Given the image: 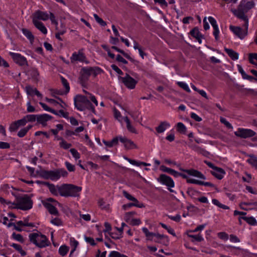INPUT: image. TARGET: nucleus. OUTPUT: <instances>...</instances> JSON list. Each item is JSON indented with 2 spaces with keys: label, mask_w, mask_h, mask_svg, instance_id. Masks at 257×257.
<instances>
[{
  "label": "nucleus",
  "mask_w": 257,
  "mask_h": 257,
  "mask_svg": "<svg viewBox=\"0 0 257 257\" xmlns=\"http://www.w3.org/2000/svg\"><path fill=\"white\" fill-rule=\"evenodd\" d=\"M82 187L71 184H64L59 187V195L67 197H77Z\"/></svg>",
  "instance_id": "f257e3e1"
},
{
  "label": "nucleus",
  "mask_w": 257,
  "mask_h": 257,
  "mask_svg": "<svg viewBox=\"0 0 257 257\" xmlns=\"http://www.w3.org/2000/svg\"><path fill=\"white\" fill-rule=\"evenodd\" d=\"M101 69L97 67H83L81 69L79 80L82 86H84L89 80V77L92 75L95 77L101 72Z\"/></svg>",
  "instance_id": "f03ea898"
},
{
  "label": "nucleus",
  "mask_w": 257,
  "mask_h": 257,
  "mask_svg": "<svg viewBox=\"0 0 257 257\" xmlns=\"http://www.w3.org/2000/svg\"><path fill=\"white\" fill-rule=\"evenodd\" d=\"M74 104L77 109L80 111L85 109L91 110L95 113L94 107L89 100L88 96H85L82 95H77L74 98Z\"/></svg>",
  "instance_id": "7ed1b4c3"
},
{
  "label": "nucleus",
  "mask_w": 257,
  "mask_h": 257,
  "mask_svg": "<svg viewBox=\"0 0 257 257\" xmlns=\"http://www.w3.org/2000/svg\"><path fill=\"white\" fill-rule=\"evenodd\" d=\"M33 201L27 194L16 197V201L13 203L15 208L23 210H28L32 208Z\"/></svg>",
  "instance_id": "20e7f679"
},
{
  "label": "nucleus",
  "mask_w": 257,
  "mask_h": 257,
  "mask_svg": "<svg viewBox=\"0 0 257 257\" xmlns=\"http://www.w3.org/2000/svg\"><path fill=\"white\" fill-rule=\"evenodd\" d=\"M41 176L45 179H50L52 181L58 180L61 176L67 177V172L64 169H59L54 171L42 170Z\"/></svg>",
  "instance_id": "39448f33"
},
{
  "label": "nucleus",
  "mask_w": 257,
  "mask_h": 257,
  "mask_svg": "<svg viewBox=\"0 0 257 257\" xmlns=\"http://www.w3.org/2000/svg\"><path fill=\"white\" fill-rule=\"evenodd\" d=\"M29 237L31 242L39 247H45L49 244V242L46 236L40 233H30Z\"/></svg>",
  "instance_id": "423d86ee"
},
{
  "label": "nucleus",
  "mask_w": 257,
  "mask_h": 257,
  "mask_svg": "<svg viewBox=\"0 0 257 257\" xmlns=\"http://www.w3.org/2000/svg\"><path fill=\"white\" fill-rule=\"evenodd\" d=\"M234 135L241 139H246L254 137L252 139V141H257L256 133L250 129L238 128L237 131L234 132Z\"/></svg>",
  "instance_id": "0eeeda50"
},
{
  "label": "nucleus",
  "mask_w": 257,
  "mask_h": 257,
  "mask_svg": "<svg viewBox=\"0 0 257 257\" xmlns=\"http://www.w3.org/2000/svg\"><path fill=\"white\" fill-rule=\"evenodd\" d=\"M229 29L238 38L241 39H243L247 34L248 27H244V29L239 27L230 25Z\"/></svg>",
  "instance_id": "6e6552de"
},
{
  "label": "nucleus",
  "mask_w": 257,
  "mask_h": 257,
  "mask_svg": "<svg viewBox=\"0 0 257 257\" xmlns=\"http://www.w3.org/2000/svg\"><path fill=\"white\" fill-rule=\"evenodd\" d=\"M120 79L124 85L129 89L135 88L137 83V81L127 74H126L124 77H120Z\"/></svg>",
  "instance_id": "1a4fd4ad"
},
{
  "label": "nucleus",
  "mask_w": 257,
  "mask_h": 257,
  "mask_svg": "<svg viewBox=\"0 0 257 257\" xmlns=\"http://www.w3.org/2000/svg\"><path fill=\"white\" fill-rule=\"evenodd\" d=\"M157 181L169 188H173L175 186L173 179L170 176L164 174H161L159 177L157 178Z\"/></svg>",
  "instance_id": "9d476101"
},
{
  "label": "nucleus",
  "mask_w": 257,
  "mask_h": 257,
  "mask_svg": "<svg viewBox=\"0 0 257 257\" xmlns=\"http://www.w3.org/2000/svg\"><path fill=\"white\" fill-rule=\"evenodd\" d=\"M49 19V15L46 12L37 10L32 15V21L42 20L46 21Z\"/></svg>",
  "instance_id": "9b49d317"
},
{
  "label": "nucleus",
  "mask_w": 257,
  "mask_h": 257,
  "mask_svg": "<svg viewBox=\"0 0 257 257\" xmlns=\"http://www.w3.org/2000/svg\"><path fill=\"white\" fill-rule=\"evenodd\" d=\"M255 4L253 1H248L246 3L241 2L236 10L246 13L249 10L253 8Z\"/></svg>",
  "instance_id": "f8f14e48"
},
{
  "label": "nucleus",
  "mask_w": 257,
  "mask_h": 257,
  "mask_svg": "<svg viewBox=\"0 0 257 257\" xmlns=\"http://www.w3.org/2000/svg\"><path fill=\"white\" fill-rule=\"evenodd\" d=\"M234 16H235L239 19L243 21L244 24L243 25V27H248V18L246 13L241 12L237 10H233L231 11Z\"/></svg>",
  "instance_id": "ddd939ff"
},
{
  "label": "nucleus",
  "mask_w": 257,
  "mask_h": 257,
  "mask_svg": "<svg viewBox=\"0 0 257 257\" xmlns=\"http://www.w3.org/2000/svg\"><path fill=\"white\" fill-rule=\"evenodd\" d=\"M10 55L12 56L14 61L20 65H27V61L24 56L19 54L10 52Z\"/></svg>",
  "instance_id": "4468645a"
},
{
  "label": "nucleus",
  "mask_w": 257,
  "mask_h": 257,
  "mask_svg": "<svg viewBox=\"0 0 257 257\" xmlns=\"http://www.w3.org/2000/svg\"><path fill=\"white\" fill-rule=\"evenodd\" d=\"M211 174L219 180L222 179L225 174V171L219 167H216L212 171H210Z\"/></svg>",
  "instance_id": "2eb2a0df"
},
{
  "label": "nucleus",
  "mask_w": 257,
  "mask_h": 257,
  "mask_svg": "<svg viewBox=\"0 0 257 257\" xmlns=\"http://www.w3.org/2000/svg\"><path fill=\"white\" fill-rule=\"evenodd\" d=\"M180 170L187 173L188 175L193 176L194 177H196L202 179H205V177L203 174H202L200 172L194 170V169H189V170H186V169H180Z\"/></svg>",
  "instance_id": "dca6fc26"
},
{
  "label": "nucleus",
  "mask_w": 257,
  "mask_h": 257,
  "mask_svg": "<svg viewBox=\"0 0 257 257\" xmlns=\"http://www.w3.org/2000/svg\"><path fill=\"white\" fill-rule=\"evenodd\" d=\"M42 184L45 186H46L50 191V192L53 195L55 196H58L59 195V185L55 186V185L53 184H50L49 182H42Z\"/></svg>",
  "instance_id": "f3484780"
},
{
  "label": "nucleus",
  "mask_w": 257,
  "mask_h": 257,
  "mask_svg": "<svg viewBox=\"0 0 257 257\" xmlns=\"http://www.w3.org/2000/svg\"><path fill=\"white\" fill-rule=\"evenodd\" d=\"M187 182L188 183H192V184H195L200 185H204L205 186H208L211 187H214L216 189H217V188L215 187V186L210 183L208 182H204L198 180H196L194 179H189L187 180Z\"/></svg>",
  "instance_id": "a211bd4d"
},
{
  "label": "nucleus",
  "mask_w": 257,
  "mask_h": 257,
  "mask_svg": "<svg viewBox=\"0 0 257 257\" xmlns=\"http://www.w3.org/2000/svg\"><path fill=\"white\" fill-rule=\"evenodd\" d=\"M70 59L71 62L74 61L84 62L86 57L84 54L79 51L78 53H76V52L74 53Z\"/></svg>",
  "instance_id": "6ab92c4d"
},
{
  "label": "nucleus",
  "mask_w": 257,
  "mask_h": 257,
  "mask_svg": "<svg viewBox=\"0 0 257 257\" xmlns=\"http://www.w3.org/2000/svg\"><path fill=\"white\" fill-rule=\"evenodd\" d=\"M25 90L28 95L33 96L35 94L38 97L42 98V94L36 88H34L30 85L26 86Z\"/></svg>",
  "instance_id": "aec40b11"
},
{
  "label": "nucleus",
  "mask_w": 257,
  "mask_h": 257,
  "mask_svg": "<svg viewBox=\"0 0 257 257\" xmlns=\"http://www.w3.org/2000/svg\"><path fill=\"white\" fill-rule=\"evenodd\" d=\"M43 205L47 209L49 213L51 214L57 215L58 211L57 208L49 202H43Z\"/></svg>",
  "instance_id": "412c9836"
},
{
  "label": "nucleus",
  "mask_w": 257,
  "mask_h": 257,
  "mask_svg": "<svg viewBox=\"0 0 257 257\" xmlns=\"http://www.w3.org/2000/svg\"><path fill=\"white\" fill-rule=\"evenodd\" d=\"M190 35L195 38L198 42L200 44L201 43V38L202 35L200 33L199 29L197 27L193 28L190 32Z\"/></svg>",
  "instance_id": "4be33fe9"
},
{
  "label": "nucleus",
  "mask_w": 257,
  "mask_h": 257,
  "mask_svg": "<svg viewBox=\"0 0 257 257\" xmlns=\"http://www.w3.org/2000/svg\"><path fill=\"white\" fill-rule=\"evenodd\" d=\"M33 24L39 30H40L43 34H46L47 30L44 25L40 21H32Z\"/></svg>",
  "instance_id": "5701e85b"
},
{
  "label": "nucleus",
  "mask_w": 257,
  "mask_h": 257,
  "mask_svg": "<svg viewBox=\"0 0 257 257\" xmlns=\"http://www.w3.org/2000/svg\"><path fill=\"white\" fill-rule=\"evenodd\" d=\"M52 118V116L47 114H43L41 115H37V120L38 122L44 125L46 121L50 120Z\"/></svg>",
  "instance_id": "b1692460"
},
{
  "label": "nucleus",
  "mask_w": 257,
  "mask_h": 257,
  "mask_svg": "<svg viewBox=\"0 0 257 257\" xmlns=\"http://www.w3.org/2000/svg\"><path fill=\"white\" fill-rule=\"evenodd\" d=\"M170 124L167 121L161 122L158 126L156 127V130L158 133H163L167 128L170 127Z\"/></svg>",
  "instance_id": "393cba45"
},
{
  "label": "nucleus",
  "mask_w": 257,
  "mask_h": 257,
  "mask_svg": "<svg viewBox=\"0 0 257 257\" xmlns=\"http://www.w3.org/2000/svg\"><path fill=\"white\" fill-rule=\"evenodd\" d=\"M224 51L228 54V55L233 60H235L238 59V54L237 53L235 52L234 50L231 49H228L225 48Z\"/></svg>",
  "instance_id": "a878e982"
},
{
  "label": "nucleus",
  "mask_w": 257,
  "mask_h": 257,
  "mask_svg": "<svg viewBox=\"0 0 257 257\" xmlns=\"http://www.w3.org/2000/svg\"><path fill=\"white\" fill-rule=\"evenodd\" d=\"M124 120L126 123V128L128 131L132 133L137 134V131L136 128L131 124L130 120L127 116L124 117Z\"/></svg>",
  "instance_id": "bb28decb"
},
{
  "label": "nucleus",
  "mask_w": 257,
  "mask_h": 257,
  "mask_svg": "<svg viewBox=\"0 0 257 257\" xmlns=\"http://www.w3.org/2000/svg\"><path fill=\"white\" fill-rule=\"evenodd\" d=\"M23 34L30 40V42L32 43L34 42V37L32 32L27 29H22V30Z\"/></svg>",
  "instance_id": "cd10ccee"
},
{
  "label": "nucleus",
  "mask_w": 257,
  "mask_h": 257,
  "mask_svg": "<svg viewBox=\"0 0 257 257\" xmlns=\"http://www.w3.org/2000/svg\"><path fill=\"white\" fill-rule=\"evenodd\" d=\"M237 67H238V71H239V73L241 74L242 77L243 79H247L249 81L253 80V79H254V77L246 74V73L244 71V70H243V69L241 66L237 65Z\"/></svg>",
  "instance_id": "c85d7f7f"
},
{
  "label": "nucleus",
  "mask_w": 257,
  "mask_h": 257,
  "mask_svg": "<svg viewBox=\"0 0 257 257\" xmlns=\"http://www.w3.org/2000/svg\"><path fill=\"white\" fill-rule=\"evenodd\" d=\"M32 125H29L27 127H24L22 128L19 132L18 133V136L20 138H23L26 136L28 131L32 128Z\"/></svg>",
  "instance_id": "c756f323"
},
{
  "label": "nucleus",
  "mask_w": 257,
  "mask_h": 257,
  "mask_svg": "<svg viewBox=\"0 0 257 257\" xmlns=\"http://www.w3.org/2000/svg\"><path fill=\"white\" fill-rule=\"evenodd\" d=\"M118 140V138L116 137L113 138L111 141H106L104 140H103L102 142L106 146L108 147H112L114 145H116L117 144Z\"/></svg>",
  "instance_id": "7c9ffc66"
},
{
  "label": "nucleus",
  "mask_w": 257,
  "mask_h": 257,
  "mask_svg": "<svg viewBox=\"0 0 257 257\" xmlns=\"http://www.w3.org/2000/svg\"><path fill=\"white\" fill-rule=\"evenodd\" d=\"M249 156V158L247 160V162L252 167L257 169V158L253 155H250Z\"/></svg>",
  "instance_id": "2f4dec72"
},
{
  "label": "nucleus",
  "mask_w": 257,
  "mask_h": 257,
  "mask_svg": "<svg viewBox=\"0 0 257 257\" xmlns=\"http://www.w3.org/2000/svg\"><path fill=\"white\" fill-rule=\"evenodd\" d=\"M127 160V161L131 164L132 165H136V166H140L141 165H143L144 166H150V164H148L147 163H145V162H138L136 160H132L131 159H128V158H126V159Z\"/></svg>",
  "instance_id": "473e14b6"
},
{
  "label": "nucleus",
  "mask_w": 257,
  "mask_h": 257,
  "mask_svg": "<svg viewBox=\"0 0 257 257\" xmlns=\"http://www.w3.org/2000/svg\"><path fill=\"white\" fill-rule=\"evenodd\" d=\"M111 48L122 54L124 57H125L127 59L130 60L131 61H134V59H133L128 54L126 53L123 50L119 49L116 46H112Z\"/></svg>",
  "instance_id": "72a5a7b5"
},
{
  "label": "nucleus",
  "mask_w": 257,
  "mask_h": 257,
  "mask_svg": "<svg viewBox=\"0 0 257 257\" xmlns=\"http://www.w3.org/2000/svg\"><path fill=\"white\" fill-rule=\"evenodd\" d=\"M143 232L145 234V235L148 240H152L155 235V233L150 232L146 227H143Z\"/></svg>",
  "instance_id": "f704fd0d"
},
{
  "label": "nucleus",
  "mask_w": 257,
  "mask_h": 257,
  "mask_svg": "<svg viewBox=\"0 0 257 257\" xmlns=\"http://www.w3.org/2000/svg\"><path fill=\"white\" fill-rule=\"evenodd\" d=\"M191 148L194 151L196 152L199 154H202L203 155H205L207 153V152L205 150L197 145H192L191 146Z\"/></svg>",
  "instance_id": "c9c22d12"
},
{
  "label": "nucleus",
  "mask_w": 257,
  "mask_h": 257,
  "mask_svg": "<svg viewBox=\"0 0 257 257\" xmlns=\"http://www.w3.org/2000/svg\"><path fill=\"white\" fill-rule=\"evenodd\" d=\"M242 219L245 220L248 224L251 225H255L257 224V222L255 219L251 216V217H246L242 218Z\"/></svg>",
  "instance_id": "e433bc0d"
},
{
  "label": "nucleus",
  "mask_w": 257,
  "mask_h": 257,
  "mask_svg": "<svg viewBox=\"0 0 257 257\" xmlns=\"http://www.w3.org/2000/svg\"><path fill=\"white\" fill-rule=\"evenodd\" d=\"M177 131L182 134H185L186 131V127L185 125L182 122H178L177 124Z\"/></svg>",
  "instance_id": "4c0bfd02"
},
{
  "label": "nucleus",
  "mask_w": 257,
  "mask_h": 257,
  "mask_svg": "<svg viewBox=\"0 0 257 257\" xmlns=\"http://www.w3.org/2000/svg\"><path fill=\"white\" fill-rule=\"evenodd\" d=\"M124 146L127 149H133L137 148V145L133 141L129 139H128L126 142Z\"/></svg>",
  "instance_id": "58836bf2"
},
{
  "label": "nucleus",
  "mask_w": 257,
  "mask_h": 257,
  "mask_svg": "<svg viewBox=\"0 0 257 257\" xmlns=\"http://www.w3.org/2000/svg\"><path fill=\"white\" fill-rule=\"evenodd\" d=\"M248 60L249 62L253 65H257V63L254 61V60L257 61V53H250L248 55Z\"/></svg>",
  "instance_id": "ea45409f"
},
{
  "label": "nucleus",
  "mask_w": 257,
  "mask_h": 257,
  "mask_svg": "<svg viewBox=\"0 0 257 257\" xmlns=\"http://www.w3.org/2000/svg\"><path fill=\"white\" fill-rule=\"evenodd\" d=\"M212 202L213 204L217 206L218 207H219L221 208H222L224 209H229L228 206L221 204V203L219 202V201L218 200H217L216 199H213L212 200Z\"/></svg>",
  "instance_id": "a19ab883"
},
{
  "label": "nucleus",
  "mask_w": 257,
  "mask_h": 257,
  "mask_svg": "<svg viewBox=\"0 0 257 257\" xmlns=\"http://www.w3.org/2000/svg\"><path fill=\"white\" fill-rule=\"evenodd\" d=\"M30 75L34 79H35L36 80H38L39 76V73L37 69H36V68L32 69V70L30 71Z\"/></svg>",
  "instance_id": "79ce46f5"
},
{
  "label": "nucleus",
  "mask_w": 257,
  "mask_h": 257,
  "mask_svg": "<svg viewBox=\"0 0 257 257\" xmlns=\"http://www.w3.org/2000/svg\"><path fill=\"white\" fill-rule=\"evenodd\" d=\"M69 248L66 245L61 246L59 249V252L62 256H65L68 252Z\"/></svg>",
  "instance_id": "37998d69"
},
{
  "label": "nucleus",
  "mask_w": 257,
  "mask_h": 257,
  "mask_svg": "<svg viewBox=\"0 0 257 257\" xmlns=\"http://www.w3.org/2000/svg\"><path fill=\"white\" fill-rule=\"evenodd\" d=\"M61 82L64 87L65 88V93H67L70 90V87L68 82H67V80L63 77L62 76L61 77Z\"/></svg>",
  "instance_id": "c03bdc74"
},
{
  "label": "nucleus",
  "mask_w": 257,
  "mask_h": 257,
  "mask_svg": "<svg viewBox=\"0 0 257 257\" xmlns=\"http://www.w3.org/2000/svg\"><path fill=\"white\" fill-rule=\"evenodd\" d=\"M49 15V19H50L52 24L55 25V27H56V30H58V21H57V20L56 19L55 16L51 12H50V14Z\"/></svg>",
  "instance_id": "a18cd8bd"
},
{
  "label": "nucleus",
  "mask_w": 257,
  "mask_h": 257,
  "mask_svg": "<svg viewBox=\"0 0 257 257\" xmlns=\"http://www.w3.org/2000/svg\"><path fill=\"white\" fill-rule=\"evenodd\" d=\"M37 115L35 114H28L25 117L27 122H34L37 119Z\"/></svg>",
  "instance_id": "49530a36"
},
{
  "label": "nucleus",
  "mask_w": 257,
  "mask_h": 257,
  "mask_svg": "<svg viewBox=\"0 0 257 257\" xmlns=\"http://www.w3.org/2000/svg\"><path fill=\"white\" fill-rule=\"evenodd\" d=\"M109 257H128L126 255L121 254L116 251H112L109 254Z\"/></svg>",
  "instance_id": "de8ad7c7"
},
{
  "label": "nucleus",
  "mask_w": 257,
  "mask_h": 257,
  "mask_svg": "<svg viewBox=\"0 0 257 257\" xmlns=\"http://www.w3.org/2000/svg\"><path fill=\"white\" fill-rule=\"evenodd\" d=\"M94 18L96 21L99 23L101 26H105L106 25V23L105 22H104L101 18H99V16L96 14H94L93 15Z\"/></svg>",
  "instance_id": "09e8293b"
},
{
  "label": "nucleus",
  "mask_w": 257,
  "mask_h": 257,
  "mask_svg": "<svg viewBox=\"0 0 257 257\" xmlns=\"http://www.w3.org/2000/svg\"><path fill=\"white\" fill-rule=\"evenodd\" d=\"M12 237L16 240H18L21 242H24V239L22 235L20 234H17L14 232L12 234Z\"/></svg>",
  "instance_id": "8fccbe9b"
},
{
  "label": "nucleus",
  "mask_w": 257,
  "mask_h": 257,
  "mask_svg": "<svg viewBox=\"0 0 257 257\" xmlns=\"http://www.w3.org/2000/svg\"><path fill=\"white\" fill-rule=\"evenodd\" d=\"M60 147L64 149L67 150L71 147V144L67 143L65 140H62L59 143Z\"/></svg>",
  "instance_id": "3c124183"
},
{
  "label": "nucleus",
  "mask_w": 257,
  "mask_h": 257,
  "mask_svg": "<svg viewBox=\"0 0 257 257\" xmlns=\"http://www.w3.org/2000/svg\"><path fill=\"white\" fill-rule=\"evenodd\" d=\"M177 83L178 86H179L181 88L183 89L184 90L188 92H190V90L186 83H185L183 82H178Z\"/></svg>",
  "instance_id": "603ef678"
},
{
  "label": "nucleus",
  "mask_w": 257,
  "mask_h": 257,
  "mask_svg": "<svg viewBox=\"0 0 257 257\" xmlns=\"http://www.w3.org/2000/svg\"><path fill=\"white\" fill-rule=\"evenodd\" d=\"M19 127L20 126L16 121L11 124L9 127V130L11 132H16Z\"/></svg>",
  "instance_id": "864d4df0"
},
{
  "label": "nucleus",
  "mask_w": 257,
  "mask_h": 257,
  "mask_svg": "<svg viewBox=\"0 0 257 257\" xmlns=\"http://www.w3.org/2000/svg\"><path fill=\"white\" fill-rule=\"evenodd\" d=\"M188 236L190 238L194 239V240L197 241H201L203 240V238L200 234L197 235L189 234Z\"/></svg>",
  "instance_id": "5fc2aeb1"
},
{
  "label": "nucleus",
  "mask_w": 257,
  "mask_h": 257,
  "mask_svg": "<svg viewBox=\"0 0 257 257\" xmlns=\"http://www.w3.org/2000/svg\"><path fill=\"white\" fill-rule=\"evenodd\" d=\"M154 237H156V239H154V241L156 242H159L160 240L167 238V236L163 234H160L159 233H155V235H154Z\"/></svg>",
  "instance_id": "6e6d98bb"
},
{
  "label": "nucleus",
  "mask_w": 257,
  "mask_h": 257,
  "mask_svg": "<svg viewBox=\"0 0 257 257\" xmlns=\"http://www.w3.org/2000/svg\"><path fill=\"white\" fill-rule=\"evenodd\" d=\"M70 152L72 154L73 157L75 159L77 160V159H78L80 158V154L78 152V151L76 149H71L70 150Z\"/></svg>",
  "instance_id": "4d7b16f0"
},
{
  "label": "nucleus",
  "mask_w": 257,
  "mask_h": 257,
  "mask_svg": "<svg viewBox=\"0 0 257 257\" xmlns=\"http://www.w3.org/2000/svg\"><path fill=\"white\" fill-rule=\"evenodd\" d=\"M220 120V122L223 123L228 128H233L232 125L228 121H227L225 118L221 117Z\"/></svg>",
  "instance_id": "13d9d810"
},
{
  "label": "nucleus",
  "mask_w": 257,
  "mask_h": 257,
  "mask_svg": "<svg viewBox=\"0 0 257 257\" xmlns=\"http://www.w3.org/2000/svg\"><path fill=\"white\" fill-rule=\"evenodd\" d=\"M65 164L67 169L69 172H74L75 170V167L74 165L71 164L68 162H66Z\"/></svg>",
  "instance_id": "bf43d9fd"
},
{
  "label": "nucleus",
  "mask_w": 257,
  "mask_h": 257,
  "mask_svg": "<svg viewBox=\"0 0 257 257\" xmlns=\"http://www.w3.org/2000/svg\"><path fill=\"white\" fill-rule=\"evenodd\" d=\"M217 236L219 238L221 239L226 240L228 238V234L224 232H219L217 234Z\"/></svg>",
  "instance_id": "052dcab7"
},
{
  "label": "nucleus",
  "mask_w": 257,
  "mask_h": 257,
  "mask_svg": "<svg viewBox=\"0 0 257 257\" xmlns=\"http://www.w3.org/2000/svg\"><path fill=\"white\" fill-rule=\"evenodd\" d=\"M122 194L123 196L126 198L127 199L131 201L136 200V198L132 196L128 193H127L126 191L123 190L122 192Z\"/></svg>",
  "instance_id": "680f3d73"
},
{
  "label": "nucleus",
  "mask_w": 257,
  "mask_h": 257,
  "mask_svg": "<svg viewBox=\"0 0 257 257\" xmlns=\"http://www.w3.org/2000/svg\"><path fill=\"white\" fill-rule=\"evenodd\" d=\"M98 205L102 209H107L108 208V205L106 204L105 201L102 199L99 200Z\"/></svg>",
  "instance_id": "e2e57ef3"
},
{
  "label": "nucleus",
  "mask_w": 257,
  "mask_h": 257,
  "mask_svg": "<svg viewBox=\"0 0 257 257\" xmlns=\"http://www.w3.org/2000/svg\"><path fill=\"white\" fill-rule=\"evenodd\" d=\"M160 170L161 171H162L163 172H166V173H168L170 174H171L172 173V172L173 171V169H171V168H168L164 165H162L161 167H160Z\"/></svg>",
  "instance_id": "0e129e2a"
},
{
  "label": "nucleus",
  "mask_w": 257,
  "mask_h": 257,
  "mask_svg": "<svg viewBox=\"0 0 257 257\" xmlns=\"http://www.w3.org/2000/svg\"><path fill=\"white\" fill-rule=\"evenodd\" d=\"M208 21H209L213 29L218 27L216 21L213 17H209L208 18Z\"/></svg>",
  "instance_id": "69168bd1"
},
{
  "label": "nucleus",
  "mask_w": 257,
  "mask_h": 257,
  "mask_svg": "<svg viewBox=\"0 0 257 257\" xmlns=\"http://www.w3.org/2000/svg\"><path fill=\"white\" fill-rule=\"evenodd\" d=\"M104 227L105 229L103 230V232H111L110 231L111 230V226L110 223L107 222H105L104 223Z\"/></svg>",
  "instance_id": "338daca9"
},
{
  "label": "nucleus",
  "mask_w": 257,
  "mask_h": 257,
  "mask_svg": "<svg viewBox=\"0 0 257 257\" xmlns=\"http://www.w3.org/2000/svg\"><path fill=\"white\" fill-rule=\"evenodd\" d=\"M51 222L57 226L61 225L62 224V221L58 218H55L54 219H52Z\"/></svg>",
  "instance_id": "774afa93"
}]
</instances>
